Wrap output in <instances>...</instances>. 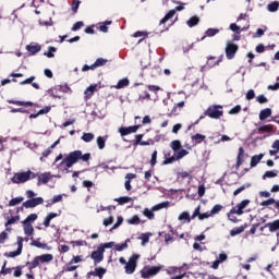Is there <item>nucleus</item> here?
<instances>
[{
	"instance_id": "f257e3e1",
	"label": "nucleus",
	"mask_w": 279,
	"mask_h": 279,
	"mask_svg": "<svg viewBox=\"0 0 279 279\" xmlns=\"http://www.w3.org/2000/svg\"><path fill=\"white\" fill-rule=\"evenodd\" d=\"M80 160H82L83 162H88L90 160V153L84 155L82 154V150H74L63 159V161L60 163V167L64 165V170L69 171V169H71L73 165H77V161Z\"/></svg>"
},
{
	"instance_id": "f03ea898",
	"label": "nucleus",
	"mask_w": 279,
	"mask_h": 279,
	"mask_svg": "<svg viewBox=\"0 0 279 279\" xmlns=\"http://www.w3.org/2000/svg\"><path fill=\"white\" fill-rule=\"evenodd\" d=\"M35 178H37V174L28 170L26 172L15 173L11 182H13V184H24V182H28V180H34Z\"/></svg>"
},
{
	"instance_id": "7ed1b4c3",
	"label": "nucleus",
	"mask_w": 279,
	"mask_h": 279,
	"mask_svg": "<svg viewBox=\"0 0 279 279\" xmlns=\"http://www.w3.org/2000/svg\"><path fill=\"white\" fill-rule=\"evenodd\" d=\"M250 206V199H244L240 204H238L235 207H233L230 213L228 214L229 221H232L233 223H236V218H234L233 215H243V210Z\"/></svg>"
},
{
	"instance_id": "20e7f679",
	"label": "nucleus",
	"mask_w": 279,
	"mask_h": 279,
	"mask_svg": "<svg viewBox=\"0 0 279 279\" xmlns=\"http://www.w3.org/2000/svg\"><path fill=\"white\" fill-rule=\"evenodd\" d=\"M26 195L28 201L23 203L24 208H36V206H40V204L45 202L43 197H36V193H34L32 190L26 191Z\"/></svg>"
},
{
	"instance_id": "39448f33",
	"label": "nucleus",
	"mask_w": 279,
	"mask_h": 279,
	"mask_svg": "<svg viewBox=\"0 0 279 279\" xmlns=\"http://www.w3.org/2000/svg\"><path fill=\"white\" fill-rule=\"evenodd\" d=\"M138 258H141V255L138 254H133L129 260L126 262L124 269H125V274H134V271H136V265L138 263Z\"/></svg>"
},
{
	"instance_id": "423d86ee",
	"label": "nucleus",
	"mask_w": 279,
	"mask_h": 279,
	"mask_svg": "<svg viewBox=\"0 0 279 279\" xmlns=\"http://www.w3.org/2000/svg\"><path fill=\"white\" fill-rule=\"evenodd\" d=\"M223 107L221 106H211L206 111V117H209L210 119H221L223 117V110H221Z\"/></svg>"
},
{
	"instance_id": "0eeeda50",
	"label": "nucleus",
	"mask_w": 279,
	"mask_h": 279,
	"mask_svg": "<svg viewBox=\"0 0 279 279\" xmlns=\"http://www.w3.org/2000/svg\"><path fill=\"white\" fill-rule=\"evenodd\" d=\"M162 266H146L142 269V278H151V276H156L160 272Z\"/></svg>"
},
{
	"instance_id": "6e6552de",
	"label": "nucleus",
	"mask_w": 279,
	"mask_h": 279,
	"mask_svg": "<svg viewBox=\"0 0 279 279\" xmlns=\"http://www.w3.org/2000/svg\"><path fill=\"white\" fill-rule=\"evenodd\" d=\"M23 241L24 239L22 236H17V250L5 253L4 256L7 258H16V256H21V254H23Z\"/></svg>"
},
{
	"instance_id": "1a4fd4ad",
	"label": "nucleus",
	"mask_w": 279,
	"mask_h": 279,
	"mask_svg": "<svg viewBox=\"0 0 279 279\" xmlns=\"http://www.w3.org/2000/svg\"><path fill=\"white\" fill-rule=\"evenodd\" d=\"M236 51H239V45L228 41L226 46V56L228 60H232L234 56H236Z\"/></svg>"
},
{
	"instance_id": "9d476101",
	"label": "nucleus",
	"mask_w": 279,
	"mask_h": 279,
	"mask_svg": "<svg viewBox=\"0 0 279 279\" xmlns=\"http://www.w3.org/2000/svg\"><path fill=\"white\" fill-rule=\"evenodd\" d=\"M90 258L94 259V263H101L104 260V247H97L96 251H94L90 255Z\"/></svg>"
},
{
	"instance_id": "9b49d317",
	"label": "nucleus",
	"mask_w": 279,
	"mask_h": 279,
	"mask_svg": "<svg viewBox=\"0 0 279 279\" xmlns=\"http://www.w3.org/2000/svg\"><path fill=\"white\" fill-rule=\"evenodd\" d=\"M182 10H184V7H175V9L170 10L165 17L160 21L161 24L167 23V21H169V19H173V16H175V12H182Z\"/></svg>"
},
{
	"instance_id": "f8f14e48",
	"label": "nucleus",
	"mask_w": 279,
	"mask_h": 279,
	"mask_svg": "<svg viewBox=\"0 0 279 279\" xmlns=\"http://www.w3.org/2000/svg\"><path fill=\"white\" fill-rule=\"evenodd\" d=\"M138 131V125L128 126V128H120L119 133L121 136H128L129 134H134Z\"/></svg>"
},
{
	"instance_id": "ddd939ff",
	"label": "nucleus",
	"mask_w": 279,
	"mask_h": 279,
	"mask_svg": "<svg viewBox=\"0 0 279 279\" xmlns=\"http://www.w3.org/2000/svg\"><path fill=\"white\" fill-rule=\"evenodd\" d=\"M228 260V255L225 253L219 254L218 258L213 263V269H219V265L221 263H226Z\"/></svg>"
},
{
	"instance_id": "4468645a",
	"label": "nucleus",
	"mask_w": 279,
	"mask_h": 279,
	"mask_svg": "<svg viewBox=\"0 0 279 279\" xmlns=\"http://www.w3.org/2000/svg\"><path fill=\"white\" fill-rule=\"evenodd\" d=\"M22 223L24 226V233L26 234V236H32L34 234V226L27 222V220H24Z\"/></svg>"
},
{
	"instance_id": "2eb2a0df",
	"label": "nucleus",
	"mask_w": 279,
	"mask_h": 279,
	"mask_svg": "<svg viewBox=\"0 0 279 279\" xmlns=\"http://www.w3.org/2000/svg\"><path fill=\"white\" fill-rule=\"evenodd\" d=\"M266 228H268L269 232H279V219L266 223Z\"/></svg>"
},
{
	"instance_id": "dca6fc26",
	"label": "nucleus",
	"mask_w": 279,
	"mask_h": 279,
	"mask_svg": "<svg viewBox=\"0 0 279 279\" xmlns=\"http://www.w3.org/2000/svg\"><path fill=\"white\" fill-rule=\"evenodd\" d=\"M96 90H97V84L90 85L89 87H87L84 93L85 99L86 100L90 99V97H93V95H95Z\"/></svg>"
},
{
	"instance_id": "f3484780",
	"label": "nucleus",
	"mask_w": 279,
	"mask_h": 279,
	"mask_svg": "<svg viewBox=\"0 0 279 279\" xmlns=\"http://www.w3.org/2000/svg\"><path fill=\"white\" fill-rule=\"evenodd\" d=\"M51 180V173L50 172H45L38 175V183L39 184H47Z\"/></svg>"
},
{
	"instance_id": "a211bd4d",
	"label": "nucleus",
	"mask_w": 279,
	"mask_h": 279,
	"mask_svg": "<svg viewBox=\"0 0 279 279\" xmlns=\"http://www.w3.org/2000/svg\"><path fill=\"white\" fill-rule=\"evenodd\" d=\"M26 50L32 53V56H36L38 51H40V45L38 44H31L26 46Z\"/></svg>"
},
{
	"instance_id": "6ab92c4d",
	"label": "nucleus",
	"mask_w": 279,
	"mask_h": 279,
	"mask_svg": "<svg viewBox=\"0 0 279 279\" xmlns=\"http://www.w3.org/2000/svg\"><path fill=\"white\" fill-rule=\"evenodd\" d=\"M244 156H245V149H243V147H240L238 159H236V169H239V167H241V165H243Z\"/></svg>"
},
{
	"instance_id": "aec40b11",
	"label": "nucleus",
	"mask_w": 279,
	"mask_h": 279,
	"mask_svg": "<svg viewBox=\"0 0 279 279\" xmlns=\"http://www.w3.org/2000/svg\"><path fill=\"white\" fill-rule=\"evenodd\" d=\"M271 117V109L266 108L259 112V121H265V119H269Z\"/></svg>"
},
{
	"instance_id": "412c9836",
	"label": "nucleus",
	"mask_w": 279,
	"mask_h": 279,
	"mask_svg": "<svg viewBox=\"0 0 279 279\" xmlns=\"http://www.w3.org/2000/svg\"><path fill=\"white\" fill-rule=\"evenodd\" d=\"M56 217H59V215L58 214H56V213H50V214H48V216L45 218V220H44V226H45V228H49V226H50V223H51V220L52 219H56Z\"/></svg>"
},
{
	"instance_id": "4be33fe9",
	"label": "nucleus",
	"mask_w": 279,
	"mask_h": 279,
	"mask_svg": "<svg viewBox=\"0 0 279 279\" xmlns=\"http://www.w3.org/2000/svg\"><path fill=\"white\" fill-rule=\"evenodd\" d=\"M265 158V154L255 155L251 158V167H256L260 160Z\"/></svg>"
},
{
	"instance_id": "5701e85b",
	"label": "nucleus",
	"mask_w": 279,
	"mask_h": 279,
	"mask_svg": "<svg viewBox=\"0 0 279 279\" xmlns=\"http://www.w3.org/2000/svg\"><path fill=\"white\" fill-rule=\"evenodd\" d=\"M169 205H170L169 201H166L153 206L151 209L154 213H156L158 210H162V208H169Z\"/></svg>"
},
{
	"instance_id": "b1692460",
	"label": "nucleus",
	"mask_w": 279,
	"mask_h": 279,
	"mask_svg": "<svg viewBox=\"0 0 279 279\" xmlns=\"http://www.w3.org/2000/svg\"><path fill=\"white\" fill-rule=\"evenodd\" d=\"M37 258H39V263H51V260H53V255L44 254V255L37 256Z\"/></svg>"
},
{
	"instance_id": "393cba45",
	"label": "nucleus",
	"mask_w": 279,
	"mask_h": 279,
	"mask_svg": "<svg viewBox=\"0 0 279 279\" xmlns=\"http://www.w3.org/2000/svg\"><path fill=\"white\" fill-rule=\"evenodd\" d=\"M278 151H279V140H276L271 145V149L269 150V155L270 156H276V154H278Z\"/></svg>"
},
{
	"instance_id": "a878e982",
	"label": "nucleus",
	"mask_w": 279,
	"mask_h": 279,
	"mask_svg": "<svg viewBox=\"0 0 279 279\" xmlns=\"http://www.w3.org/2000/svg\"><path fill=\"white\" fill-rule=\"evenodd\" d=\"M81 138H82V141H84V143H90V142L95 141V134H93V133H83Z\"/></svg>"
},
{
	"instance_id": "bb28decb",
	"label": "nucleus",
	"mask_w": 279,
	"mask_h": 279,
	"mask_svg": "<svg viewBox=\"0 0 279 279\" xmlns=\"http://www.w3.org/2000/svg\"><path fill=\"white\" fill-rule=\"evenodd\" d=\"M278 170L266 171L263 175V180H267V178H278Z\"/></svg>"
},
{
	"instance_id": "cd10ccee",
	"label": "nucleus",
	"mask_w": 279,
	"mask_h": 279,
	"mask_svg": "<svg viewBox=\"0 0 279 279\" xmlns=\"http://www.w3.org/2000/svg\"><path fill=\"white\" fill-rule=\"evenodd\" d=\"M179 221H186L187 223H191V215H189V211H183L179 216Z\"/></svg>"
},
{
	"instance_id": "c85d7f7f",
	"label": "nucleus",
	"mask_w": 279,
	"mask_h": 279,
	"mask_svg": "<svg viewBox=\"0 0 279 279\" xmlns=\"http://www.w3.org/2000/svg\"><path fill=\"white\" fill-rule=\"evenodd\" d=\"M278 8H279L278 1H274L267 5L268 12H278Z\"/></svg>"
},
{
	"instance_id": "c756f323",
	"label": "nucleus",
	"mask_w": 279,
	"mask_h": 279,
	"mask_svg": "<svg viewBox=\"0 0 279 279\" xmlns=\"http://www.w3.org/2000/svg\"><path fill=\"white\" fill-rule=\"evenodd\" d=\"M128 223H130V226H138V223H141V218L135 215L132 218L126 220Z\"/></svg>"
},
{
	"instance_id": "7c9ffc66",
	"label": "nucleus",
	"mask_w": 279,
	"mask_h": 279,
	"mask_svg": "<svg viewBox=\"0 0 279 279\" xmlns=\"http://www.w3.org/2000/svg\"><path fill=\"white\" fill-rule=\"evenodd\" d=\"M221 210H223V206L215 205L213 207V209L209 211L210 213L209 215H211V217H215V215H219V213H221Z\"/></svg>"
},
{
	"instance_id": "2f4dec72",
	"label": "nucleus",
	"mask_w": 279,
	"mask_h": 279,
	"mask_svg": "<svg viewBox=\"0 0 279 279\" xmlns=\"http://www.w3.org/2000/svg\"><path fill=\"white\" fill-rule=\"evenodd\" d=\"M143 215H144V217H147V219H155V215H154V210L153 209H149V208H145L144 210H143Z\"/></svg>"
},
{
	"instance_id": "473e14b6",
	"label": "nucleus",
	"mask_w": 279,
	"mask_h": 279,
	"mask_svg": "<svg viewBox=\"0 0 279 279\" xmlns=\"http://www.w3.org/2000/svg\"><path fill=\"white\" fill-rule=\"evenodd\" d=\"M106 62H108V60H106L104 58H99L96 60V62L94 64H92V69H97V66H104V64H106Z\"/></svg>"
},
{
	"instance_id": "72a5a7b5",
	"label": "nucleus",
	"mask_w": 279,
	"mask_h": 279,
	"mask_svg": "<svg viewBox=\"0 0 279 279\" xmlns=\"http://www.w3.org/2000/svg\"><path fill=\"white\" fill-rule=\"evenodd\" d=\"M28 265V269H36V267H38V265H40V259L37 257L34 258L33 262L27 263Z\"/></svg>"
},
{
	"instance_id": "f704fd0d",
	"label": "nucleus",
	"mask_w": 279,
	"mask_h": 279,
	"mask_svg": "<svg viewBox=\"0 0 279 279\" xmlns=\"http://www.w3.org/2000/svg\"><path fill=\"white\" fill-rule=\"evenodd\" d=\"M96 143L99 149H104L106 147V137L98 136Z\"/></svg>"
},
{
	"instance_id": "c9c22d12",
	"label": "nucleus",
	"mask_w": 279,
	"mask_h": 279,
	"mask_svg": "<svg viewBox=\"0 0 279 279\" xmlns=\"http://www.w3.org/2000/svg\"><path fill=\"white\" fill-rule=\"evenodd\" d=\"M130 85V81L128 78H122L118 82L116 88H125V86Z\"/></svg>"
},
{
	"instance_id": "e433bc0d",
	"label": "nucleus",
	"mask_w": 279,
	"mask_h": 279,
	"mask_svg": "<svg viewBox=\"0 0 279 279\" xmlns=\"http://www.w3.org/2000/svg\"><path fill=\"white\" fill-rule=\"evenodd\" d=\"M128 243H130V239H128L124 243L122 244H117L116 250L117 252H123V250H128Z\"/></svg>"
},
{
	"instance_id": "4c0bfd02",
	"label": "nucleus",
	"mask_w": 279,
	"mask_h": 279,
	"mask_svg": "<svg viewBox=\"0 0 279 279\" xmlns=\"http://www.w3.org/2000/svg\"><path fill=\"white\" fill-rule=\"evenodd\" d=\"M250 186H252V184H250V183H246V184L240 186L239 189H236V190L233 192V195L236 196V195H239L240 193H243V191H245V189H250Z\"/></svg>"
},
{
	"instance_id": "58836bf2",
	"label": "nucleus",
	"mask_w": 279,
	"mask_h": 279,
	"mask_svg": "<svg viewBox=\"0 0 279 279\" xmlns=\"http://www.w3.org/2000/svg\"><path fill=\"white\" fill-rule=\"evenodd\" d=\"M9 104H13L14 106H33L32 102L21 101V100H9Z\"/></svg>"
},
{
	"instance_id": "ea45409f",
	"label": "nucleus",
	"mask_w": 279,
	"mask_h": 279,
	"mask_svg": "<svg viewBox=\"0 0 279 279\" xmlns=\"http://www.w3.org/2000/svg\"><path fill=\"white\" fill-rule=\"evenodd\" d=\"M244 230H245V228H243V227H238V228L232 229V230L230 231V234H231L232 236H236V234L243 233Z\"/></svg>"
},
{
	"instance_id": "a19ab883",
	"label": "nucleus",
	"mask_w": 279,
	"mask_h": 279,
	"mask_svg": "<svg viewBox=\"0 0 279 279\" xmlns=\"http://www.w3.org/2000/svg\"><path fill=\"white\" fill-rule=\"evenodd\" d=\"M197 23H199V17H197V16H193L187 21L189 27H195V25H197Z\"/></svg>"
},
{
	"instance_id": "79ce46f5",
	"label": "nucleus",
	"mask_w": 279,
	"mask_h": 279,
	"mask_svg": "<svg viewBox=\"0 0 279 279\" xmlns=\"http://www.w3.org/2000/svg\"><path fill=\"white\" fill-rule=\"evenodd\" d=\"M170 147L173 149V151H179L180 147H182V144L180 141H173L171 142Z\"/></svg>"
},
{
	"instance_id": "37998d69",
	"label": "nucleus",
	"mask_w": 279,
	"mask_h": 279,
	"mask_svg": "<svg viewBox=\"0 0 279 279\" xmlns=\"http://www.w3.org/2000/svg\"><path fill=\"white\" fill-rule=\"evenodd\" d=\"M258 132H271L274 130V126L271 124L262 125L257 128Z\"/></svg>"
},
{
	"instance_id": "c03bdc74",
	"label": "nucleus",
	"mask_w": 279,
	"mask_h": 279,
	"mask_svg": "<svg viewBox=\"0 0 279 279\" xmlns=\"http://www.w3.org/2000/svg\"><path fill=\"white\" fill-rule=\"evenodd\" d=\"M116 202H118L119 204H128L132 202V198L129 196H122L120 198H117Z\"/></svg>"
},
{
	"instance_id": "a18cd8bd",
	"label": "nucleus",
	"mask_w": 279,
	"mask_h": 279,
	"mask_svg": "<svg viewBox=\"0 0 279 279\" xmlns=\"http://www.w3.org/2000/svg\"><path fill=\"white\" fill-rule=\"evenodd\" d=\"M21 202H23V197H15L9 202V206H17Z\"/></svg>"
},
{
	"instance_id": "49530a36",
	"label": "nucleus",
	"mask_w": 279,
	"mask_h": 279,
	"mask_svg": "<svg viewBox=\"0 0 279 279\" xmlns=\"http://www.w3.org/2000/svg\"><path fill=\"white\" fill-rule=\"evenodd\" d=\"M78 266H74L71 262L63 267V271H75Z\"/></svg>"
},
{
	"instance_id": "de8ad7c7",
	"label": "nucleus",
	"mask_w": 279,
	"mask_h": 279,
	"mask_svg": "<svg viewBox=\"0 0 279 279\" xmlns=\"http://www.w3.org/2000/svg\"><path fill=\"white\" fill-rule=\"evenodd\" d=\"M71 245H73V247H81L83 245H86V241L84 240L72 241Z\"/></svg>"
},
{
	"instance_id": "09e8293b",
	"label": "nucleus",
	"mask_w": 279,
	"mask_h": 279,
	"mask_svg": "<svg viewBox=\"0 0 279 279\" xmlns=\"http://www.w3.org/2000/svg\"><path fill=\"white\" fill-rule=\"evenodd\" d=\"M204 138H206V135H203V134H199V133L192 136V140L196 141L197 143H202V141H204Z\"/></svg>"
},
{
	"instance_id": "8fccbe9b",
	"label": "nucleus",
	"mask_w": 279,
	"mask_h": 279,
	"mask_svg": "<svg viewBox=\"0 0 279 279\" xmlns=\"http://www.w3.org/2000/svg\"><path fill=\"white\" fill-rule=\"evenodd\" d=\"M20 219H21V217H19V216L12 217V218H10V219L7 221L5 226H7V227H8V226H12V225L16 223V221H20Z\"/></svg>"
},
{
	"instance_id": "3c124183",
	"label": "nucleus",
	"mask_w": 279,
	"mask_h": 279,
	"mask_svg": "<svg viewBox=\"0 0 279 279\" xmlns=\"http://www.w3.org/2000/svg\"><path fill=\"white\" fill-rule=\"evenodd\" d=\"M184 156H189V150L186 149H181L178 155H177V160H180L182 158H184Z\"/></svg>"
},
{
	"instance_id": "603ef678",
	"label": "nucleus",
	"mask_w": 279,
	"mask_h": 279,
	"mask_svg": "<svg viewBox=\"0 0 279 279\" xmlns=\"http://www.w3.org/2000/svg\"><path fill=\"white\" fill-rule=\"evenodd\" d=\"M158 158V150H155L153 154H151V159H150V165L151 167H156V160Z\"/></svg>"
},
{
	"instance_id": "864d4df0",
	"label": "nucleus",
	"mask_w": 279,
	"mask_h": 279,
	"mask_svg": "<svg viewBox=\"0 0 279 279\" xmlns=\"http://www.w3.org/2000/svg\"><path fill=\"white\" fill-rule=\"evenodd\" d=\"M217 34H219V29H217V28H209V29H207V32H206V36H217Z\"/></svg>"
},
{
	"instance_id": "5fc2aeb1",
	"label": "nucleus",
	"mask_w": 279,
	"mask_h": 279,
	"mask_svg": "<svg viewBox=\"0 0 279 279\" xmlns=\"http://www.w3.org/2000/svg\"><path fill=\"white\" fill-rule=\"evenodd\" d=\"M83 260H84V256L77 255V256H74L70 262L71 264H77V263H82Z\"/></svg>"
},
{
	"instance_id": "6e6d98bb",
	"label": "nucleus",
	"mask_w": 279,
	"mask_h": 279,
	"mask_svg": "<svg viewBox=\"0 0 279 279\" xmlns=\"http://www.w3.org/2000/svg\"><path fill=\"white\" fill-rule=\"evenodd\" d=\"M99 247H102V252H106V250H110L111 247H114V242L105 243V244L100 245Z\"/></svg>"
},
{
	"instance_id": "4d7b16f0",
	"label": "nucleus",
	"mask_w": 279,
	"mask_h": 279,
	"mask_svg": "<svg viewBox=\"0 0 279 279\" xmlns=\"http://www.w3.org/2000/svg\"><path fill=\"white\" fill-rule=\"evenodd\" d=\"M82 27H84V22H76L72 27V32H77L78 29H82Z\"/></svg>"
},
{
	"instance_id": "13d9d810",
	"label": "nucleus",
	"mask_w": 279,
	"mask_h": 279,
	"mask_svg": "<svg viewBox=\"0 0 279 279\" xmlns=\"http://www.w3.org/2000/svg\"><path fill=\"white\" fill-rule=\"evenodd\" d=\"M106 274V268H96V275L98 276V278H104V275Z\"/></svg>"
},
{
	"instance_id": "bf43d9fd",
	"label": "nucleus",
	"mask_w": 279,
	"mask_h": 279,
	"mask_svg": "<svg viewBox=\"0 0 279 279\" xmlns=\"http://www.w3.org/2000/svg\"><path fill=\"white\" fill-rule=\"evenodd\" d=\"M36 219H38V215L31 214L27 216V218L24 221H27V223H29V221H36Z\"/></svg>"
},
{
	"instance_id": "052dcab7",
	"label": "nucleus",
	"mask_w": 279,
	"mask_h": 279,
	"mask_svg": "<svg viewBox=\"0 0 279 279\" xmlns=\"http://www.w3.org/2000/svg\"><path fill=\"white\" fill-rule=\"evenodd\" d=\"M271 204H276V199L275 198H269L267 201H263L262 202V206H271Z\"/></svg>"
},
{
	"instance_id": "680f3d73",
	"label": "nucleus",
	"mask_w": 279,
	"mask_h": 279,
	"mask_svg": "<svg viewBox=\"0 0 279 279\" xmlns=\"http://www.w3.org/2000/svg\"><path fill=\"white\" fill-rule=\"evenodd\" d=\"M239 112H241V106L238 105L229 111V114H239Z\"/></svg>"
},
{
	"instance_id": "e2e57ef3",
	"label": "nucleus",
	"mask_w": 279,
	"mask_h": 279,
	"mask_svg": "<svg viewBox=\"0 0 279 279\" xmlns=\"http://www.w3.org/2000/svg\"><path fill=\"white\" fill-rule=\"evenodd\" d=\"M34 80H36V76H31V77L26 78L25 81H22L20 84H21L22 86H25V84H32V82H33Z\"/></svg>"
},
{
	"instance_id": "0e129e2a",
	"label": "nucleus",
	"mask_w": 279,
	"mask_h": 279,
	"mask_svg": "<svg viewBox=\"0 0 279 279\" xmlns=\"http://www.w3.org/2000/svg\"><path fill=\"white\" fill-rule=\"evenodd\" d=\"M254 97H256V94L254 93V89H250L246 93V99L251 100V99H254Z\"/></svg>"
},
{
	"instance_id": "69168bd1",
	"label": "nucleus",
	"mask_w": 279,
	"mask_h": 279,
	"mask_svg": "<svg viewBox=\"0 0 279 279\" xmlns=\"http://www.w3.org/2000/svg\"><path fill=\"white\" fill-rule=\"evenodd\" d=\"M80 8V0H74L72 2V11L77 12V9Z\"/></svg>"
},
{
	"instance_id": "338daca9",
	"label": "nucleus",
	"mask_w": 279,
	"mask_h": 279,
	"mask_svg": "<svg viewBox=\"0 0 279 279\" xmlns=\"http://www.w3.org/2000/svg\"><path fill=\"white\" fill-rule=\"evenodd\" d=\"M257 101L258 104H267V97H265V95H259L257 96Z\"/></svg>"
},
{
	"instance_id": "774afa93",
	"label": "nucleus",
	"mask_w": 279,
	"mask_h": 279,
	"mask_svg": "<svg viewBox=\"0 0 279 279\" xmlns=\"http://www.w3.org/2000/svg\"><path fill=\"white\" fill-rule=\"evenodd\" d=\"M112 221H113V218H112V216H111V217H109V218H106L102 223H104V226H105L106 228H108V226H111Z\"/></svg>"
}]
</instances>
